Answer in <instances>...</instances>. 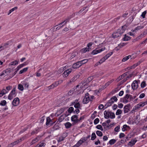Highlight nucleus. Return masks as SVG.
Instances as JSON below:
<instances>
[{
    "label": "nucleus",
    "mask_w": 147,
    "mask_h": 147,
    "mask_svg": "<svg viewBox=\"0 0 147 147\" xmlns=\"http://www.w3.org/2000/svg\"><path fill=\"white\" fill-rule=\"evenodd\" d=\"M127 26L125 25L122 26L121 28L118 29L116 32L113 33L112 35L113 37L116 38L121 36L124 32Z\"/></svg>",
    "instance_id": "obj_1"
},
{
    "label": "nucleus",
    "mask_w": 147,
    "mask_h": 147,
    "mask_svg": "<svg viewBox=\"0 0 147 147\" xmlns=\"http://www.w3.org/2000/svg\"><path fill=\"white\" fill-rule=\"evenodd\" d=\"M94 98L93 96H90L88 93H86L84 97L83 100V103L86 104L90 101H92Z\"/></svg>",
    "instance_id": "obj_2"
},
{
    "label": "nucleus",
    "mask_w": 147,
    "mask_h": 147,
    "mask_svg": "<svg viewBox=\"0 0 147 147\" xmlns=\"http://www.w3.org/2000/svg\"><path fill=\"white\" fill-rule=\"evenodd\" d=\"M74 105V107L76 108H80L81 106L78 101V99H76L73 101L71 103V105Z\"/></svg>",
    "instance_id": "obj_3"
},
{
    "label": "nucleus",
    "mask_w": 147,
    "mask_h": 147,
    "mask_svg": "<svg viewBox=\"0 0 147 147\" xmlns=\"http://www.w3.org/2000/svg\"><path fill=\"white\" fill-rule=\"evenodd\" d=\"M16 88L15 87L11 90L8 96V98L10 100H11L14 97L16 96Z\"/></svg>",
    "instance_id": "obj_4"
},
{
    "label": "nucleus",
    "mask_w": 147,
    "mask_h": 147,
    "mask_svg": "<svg viewBox=\"0 0 147 147\" xmlns=\"http://www.w3.org/2000/svg\"><path fill=\"white\" fill-rule=\"evenodd\" d=\"M93 44V43L90 42L87 45V47L84 48L81 50V52L83 53H85L87 51H89V50L91 49L90 47Z\"/></svg>",
    "instance_id": "obj_5"
},
{
    "label": "nucleus",
    "mask_w": 147,
    "mask_h": 147,
    "mask_svg": "<svg viewBox=\"0 0 147 147\" xmlns=\"http://www.w3.org/2000/svg\"><path fill=\"white\" fill-rule=\"evenodd\" d=\"M129 94H127L123 98L121 99V101L123 102L126 103L130 102Z\"/></svg>",
    "instance_id": "obj_6"
},
{
    "label": "nucleus",
    "mask_w": 147,
    "mask_h": 147,
    "mask_svg": "<svg viewBox=\"0 0 147 147\" xmlns=\"http://www.w3.org/2000/svg\"><path fill=\"white\" fill-rule=\"evenodd\" d=\"M23 138V137H22L21 138H20L19 139L15 141H14L13 142L11 143L10 144H8V146L10 147H13L14 145H16V144H18L19 142H21L22 140H23V139H22Z\"/></svg>",
    "instance_id": "obj_7"
},
{
    "label": "nucleus",
    "mask_w": 147,
    "mask_h": 147,
    "mask_svg": "<svg viewBox=\"0 0 147 147\" xmlns=\"http://www.w3.org/2000/svg\"><path fill=\"white\" fill-rule=\"evenodd\" d=\"M12 43V40H10L8 41L7 43L4 44L3 45L1 46V48H2V49L4 50L8 47V45H11Z\"/></svg>",
    "instance_id": "obj_8"
},
{
    "label": "nucleus",
    "mask_w": 147,
    "mask_h": 147,
    "mask_svg": "<svg viewBox=\"0 0 147 147\" xmlns=\"http://www.w3.org/2000/svg\"><path fill=\"white\" fill-rule=\"evenodd\" d=\"M80 77L79 74H77L73 77L68 83V84H69L74 82L76 81Z\"/></svg>",
    "instance_id": "obj_9"
},
{
    "label": "nucleus",
    "mask_w": 147,
    "mask_h": 147,
    "mask_svg": "<svg viewBox=\"0 0 147 147\" xmlns=\"http://www.w3.org/2000/svg\"><path fill=\"white\" fill-rule=\"evenodd\" d=\"M72 71V69H69L66 70L64 72L63 74V76L64 77H67L70 73Z\"/></svg>",
    "instance_id": "obj_10"
},
{
    "label": "nucleus",
    "mask_w": 147,
    "mask_h": 147,
    "mask_svg": "<svg viewBox=\"0 0 147 147\" xmlns=\"http://www.w3.org/2000/svg\"><path fill=\"white\" fill-rule=\"evenodd\" d=\"M105 49V47H103L101 48V49H98V50H94L92 52V54L93 55L96 54L98 53H100L101 52L104 51Z\"/></svg>",
    "instance_id": "obj_11"
},
{
    "label": "nucleus",
    "mask_w": 147,
    "mask_h": 147,
    "mask_svg": "<svg viewBox=\"0 0 147 147\" xmlns=\"http://www.w3.org/2000/svg\"><path fill=\"white\" fill-rule=\"evenodd\" d=\"M138 85L137 81L134 80L131 84L132 88L133 90L137 89L138 88Z\"/></svg>",
    "instance_id": "obj_12"
},
{
    "label": "nucleus",
    "mask_w": 147,
    "mask_h": 147,
    "mask_svg": "<svg viewBox=\"0 0 147 147\" xmlns=\"http://www.w3.org/2000/svg\"><path fill=\"white\" fill-rule=\"evenodd\" d=\"M20 101L18 98H16L13 100L12 104L14 106H17L19 104Z\"/></svg>",
    "instance_id": "obj_13"
},
{
    "label": "nucleus",
    "mask_w": 147,
    "mask_h": 147,
    "mask_svg": "<svg viewBox=\"0 0 147 147\" xmlns=\"http://www.w3.org/2000/svg\"><path fill=\"white\" fill-rule=\"evenodd\" d=\"M78 117L77 115H73L71 117V120L75 123H77L79 121V120H78Z\"/></svg>",
    "instance_id": "obj_14"
},
{
    "label": "nucleus",
    "mask_w": 147,
    "mask_h": 147,
    "mask_svg": "<svg viewBox=\"0 0 147 147\" xmlns=\"http://www.w3.org/2000/svg\"><path fill=\"white\" fill-rule=\"evenodd\" d=\"M46 120L47 122L46 123V125L47 126L49 125L50 124L51 125L55 123H53L52 122V120L49 117H47V118Z\"/></svg>",
    "instance_id": "obj_15"
},
{
    "label": "nucleus",
    "mask_w": 147,
    "mask_h": 147,
    "mask_svg": "<svg viewBox=\"0 0 147 147\" xmlns=\"http://www.w3.org/2000/svg\"><path fill=\"white\" fill-rule=\"evenodd\" d=\"M28 64V63L27 62H25L23 64H20L15 69L16 71H17L19 70L23 67L24 66Z\"/></svg>",
    "instance_id": "obj_16"
},
{
    "label": "nucleus",
    "mask_w": 147,
    "mask_h": 147,
    "mask_svg": "<svg viewBox=\"0 0 147 147\" xmlns=\"http://www.w3.org/2000/svg\"><path fill=\"white\" fill-rule=\"evenodd\" d=\"M81 66V64H80L79 61H78L73 64L72 68L74 69H76L79 68Z\"/></svg>",
    "instance_id": "obj_17"
},
{
    "label": "nucleus",
    "mask_w": 147,
    "mask_h": 147,
    "mask_svg": "<svg viewBox=\"0 0 147 147\" xmlns=\"http://www.w3.org/2000/svg\"><path fill=\"white\" fill-rule=\"evenodd\" d=\"M10 71L9 69H6L3 71L0 74V76L5 75V76L8 73H10Z\"/></svg>",
    "instance_id": "obj_18"
},
{
    "label": "nucleus",
    "mask_w": 147,
    "mask_h": 147,
    "mask_svg": "<svg viewBox=\"0 0 147 147\" xmlns=\"http://www.w3.org/2000/svg\"><path fill=\"white\" fill-rule=\"evenodd\" d=\"M110 112L108 111H105L104 112V117L106 119H108L109 117Z\"/></svg>",
    "instance_id": "obj_19"
},
{
    "label": "nucleus",
    "mask_w": 147,
    "mask_h": 147,
    "mask_svg": "<svg viewBox=\"0 0 147 147\" xmlns=\"http://www.w3.org/2000/svg\"><path fill=\"white\" fill-rule=\"evenodd\" d=\"M133 55H129L128 56L125 57H124L122 59V62H125L126 61L128 60L129 58H131V59H132L133 58L131 57H132Z\"/></svg>",
    "instance_id": "obj_20"
},
{
    "label": "nucleus",
    "mask_w": 147,
    "mask_h": 147,
    "mask_svg": "<svg viewBox=\"0 0 147 147\" xmlns=\"http://www.w3.org/2000/svg\"><path fill=\"white\" fill-rule=\"evenodd\" d=\"M39 139V138L38 137L35 138L34 139H33L32 142L30 143L31 145L34 144L35 143L37 142Z\"/></svg>",
    "instance_id": "obj_21"
},
{
    "label": "nucleus",
    "mask_w": 147,
    "mask_h": 147,
    "mask_svg": "<svg viewBox=\"0 0 147 147\" xmlns=\"http://www.w3.org/2000/svg\"><path fill=\"white\" fill-rule=\"evenodd\" d=\"M7 93V90L5 89H3L0 92V97H2L3 95Z\"/></svg>",
    "instance_id": "obj_22"
},
{
    "label": "nucleus",
    "mask_w": 147,
    "mask_h": 147,
    "mask_svg": "<svg viewBox=\"0 0 147 147\" xmlns=\"http://www.w3.org/2000/svg\"><path fill=\"white\" fill-rule=\"evenodd\" d=\"M130 128L129 126H127L126 125H124L123 126L122 130L123 131H124L128 129H129Z\"/></svg>",
    "instance_id": "obj_23"
},
{
    "label": "nucleus",
    "mask_w": 147,
    "mask_h": 147,
    "mask_svg": "<svg viewBox=\"0 0 147 147\" xmlns=\"http://www.w3.org/2000/svg\"><path fill=\"white\" fill-rule=\"evenodd\" d=\"M94 78V77L92 76L89 77L85 82V84L88 83L90 82Z\"/></svg>",
    "instance_id": "obj_24"
},
{
    "label": "nucleus",
    "mask_w": 147,
    "mask_h": 147,
    "mask_svg": "<svg viewBox=\"0 0 147 147\" xmlns=\"http://www.w3.org/2000/svg\"><path fill=\"white\" fill-rule=\"evenodd\" d=\"M128 74L127 72H126L124 74H122L121 76H119L118 78V79L119 80H121L124 77H125V76H126Z\"/></svg>",
    "instance_id": "obj_25"
},
{
    "label": "nucleus",
    "mask_w": 147,
    "mask_h": 147,
    "mask_svg": "<svg viewBox=\"0 0 147 147\" xmlns=\"http://www.w3.org/2000/svg\"><path fill=\"white\" fill-rule=\"evenodd\" d=\"M146 104H147V101L141 102L137 105L138 106H137V107L138 108L140 107H143Z\"/></svg>",
    "instance_id": "obj_26"
},
{
    "label": "nucleus",
    "mask_w": 147,
    "mask_h": 147,
    "mask_svg": "<svg viewBox=\"0 0 147 147\" xmlns=\"http://www.w3.org/2000/svg\"><path fill=\"white\" fill-rule=\"evenodd\" d=\"M137 140L135 139L132 140H131L128 143V145L131 146L134 145L136 142Z\"/></svg>",
    "instance_id": "obj_27"
},
{
    "label": "nucleus",
    "mask_w": 147,
    "mask_h": 147,
    "mask_svg": "<svg viewBox=\"0 0 147 147\" xmlns=\"http://www.w3.org/2000/svg\"><path fill=\"white\" fill-rule=\"evenodd\" d=\"M113 103L114 101L112 100L111 99H110L107 103L106 105H107V107H109L111 106Z\"/></svg>",
    "instance_id": "obj_28"
},
{
    "label": "nucleus",
    "mask_w": 147,
    "mask_h": 147,
    "mask_svg": "<svg viewBox=\"0 0 147 147\" xmlns=\"http://www.w3.org/2000/svg\"><path fill=\"white\" fill-rule=\"evenodd\" d=\"M88 61V59H86L83 60L79 61V62L82 65L83 64H84L85 63H86Z\"/></svg>",
    "instance_id": "obj_29"
},
{
    "label": "nucleus",
    "mask_w": 147,
    "mask_h": 147,
    "mask_svg": "<svg viewBox=\"0 0 147 147\" xmlns=\"http://www.w3.org/2000/svg\"><path fill=\"white\" fill-rule=\"evenodd\" d=\"M65 127L67 129H68L70 128L72 126V124L69 122H68L65 124Z\"/></svg>",
    "instance_id": "obj_30"
},
{
    "label": "nucleus",
    "mask_w": 147,
    "mask_h": 147,
    "mask_svg": "<svg viewBox=\"0 0 147 147\" xmlns=\"http://www.w3.org/2000/svg\"><path fill=\"white\" fill-rule=\"evenodd\" d=\"M144 28L143 26H139L136 27L134 30H132L131 31L134 32L136 31V30H138L141 29H142Z\"/></svg>",
    "instance_id": "obj_31"
},
{
    "label": "nucleus",
    "mask_w": 147,
    "mask_h": 147,
    "mask_svg": "<svg viewBox=\"0 0 147 147\" xmlns=\"http://www.w3.org/2000/svg\"><path fill=\"white\" fill-rule=\"evenodd\" d=\"M70 19V18H68L67 19H66L64 21L61 22V23L59 24V25H62L63 24L64 22H65L63 24L65 25V24H66V23L68 22Z\"/></svg>",
    "instance_id": "obj_32"
},
{
    "label": "nucleus",
    "mask_w": 147,
    "mask_h": 147,
    "mask_svg": "<svg viewBox=\"0 0 147 147\" xmlns=\"http://www.w3.org/2000/svg\"><path fill=\"white\" fill-rule=\"evenodd\" d=\"M22 84L26 88L28 89V88L29 85V83L24 81Z\"/></svg>",
    "instance_id": "obj_33"
},
{
    "label": "nucleus",
    "mask_w": 147,
    "mask_h": 147,
    "mask_svg": "<svg viewBox=\"0 0 147 147\" xmlns=\"http://www.w3.org/2000/svg\"><path fill=\"white\" fill-rule=\"evenodd\" d=\"M116 141V140L115 139H112L110 140L109 142V143L110 145H112L115 144Z\"/></svg>",
    "instance_id": "obj_34"
},
{
    "label": "nucleus",
    "mask_w": 147,
    "mask_h": 147,
    "mask_svg": "<svg viewBox=\"0 0 147 147\" xmlns=\"http://www.w3.org/2000/svg\"><path fill=\"white\" fill-rule=\"evenodd\" d=\"M28 69V67H26V68H23V69L21 70L20 71V72H19V74H21L23 73L24 72L26 71Z\"/></svg>",
    "instance_id": "obj_35"
},
{
    "label": "nucleus",
    "mask_w": 147,
    "mask_h": 147,
    "mask_svg": "<svg viewBox=\"0 0 147 147\" xmlns=\"http://www.w3.org/2000/svg\"><path fill=\"white\" fill-rule=\"evenodd\" d=\"M19 61L15 60L10 63L9 65H14L18 64Z\"/></svg>",
    "instance_id": "obj_36"
},
{
    "label": "nucleus",
    "mask_w": 147,
    "mask_h": 147,
    "mask_svg": "<svg viewBox=\"0 0 147 147\" xmlns=\"http://www.w3.org/2000/svg\"><path fill=\"white\" fill-rule=\"evenodd\" d=\"M64 109H65L64 108H62L60 110H59L57 112V114H58L57 115L58 116L59 115L63 113L64 111Z\"/></svg>",
    "instance_id": "obj_37"
},
{
    "label": "nucleus",
    "mask_w": 147,
    "mask_h": 147,
    "mask_svg": "<svg viewBox=\"0 0 147 147\" xmlns=\"http://www.w3.org/2000/svg\"><path fill=\"white\" fill-rule=\"evenodd\" d=\"M113 53V52H110L107 54L104 57L106 59H107L108 58H109L112 55Z\"/></svg>",
    "instance_id": "obj_38"
},
{
    "label": "nucleus",
    "mask_w": 147,
    "mask_h": 147,
    "mask_svg": "<svg viewBox=\"0 0 147 147\" xmlns=\"http://www.w3.org/2000/svg\"><path fill=\"white\" fill-rule=\"evenodd\" d=\"M130 37L128 36L126 34H125L124 37L123 38V40L124 41H128L130 39Z\"/></svg>",
    "instance_id": "obj_39"
},
{
    "label": "nucleus",
    "mask_w": 147,
    "mask_h": 147,
    "mask_svg": "<svg viewBox=\"0 0 147 147\" xmlns=\"http://www.w3.org/2000/svg\"><path fill=\"white\" fill-rule=\"evenodd\" d=\"M39 147H44L46 144L44 142H40L39 144H37Z\"/></svg>",
    "instance_id": "obj_40"
},
{
    "label": "nucleus",
    "mask_w": 147,
    "mask_h": 147,
    "mask_svg": "<svg viewBox=\"0 0 147 147\" xmlns=\"http://www.w3.org/2000/svg\"><path fill=\"white\" fill-rule=\"evenodd\" d=\"M115 117V115L114 113L110 112L109 115V117L111 119H114Z\"/></svg>",
    "instance_id": "obj_41"
},
{
    "label": "nucleus",
    "mask_w": 147,
    "mask_h": 147,
    "mask_svg": "<svg viewBox=\"0 0 147 147\" xmlns=\"http://www.w3.org/2000/svg\"><path fill=\"white\" fill-rule=\"evenodd\" d=\"M18 88L19 90L21 91H23L24 89L23 85L21 84H19L18 85Z\"/></svg>",
    "instance_id": "obj_42"
},
{
    "label": "nucleus",
    "mask_w": 147,
    "mask_h": 147,
    "mask_svg": "<svg viewBox=\"0 0 147 147\" xmlns=\"http://www.w3.org/2000/svg\"><path fill=\"white\" fill-rule=\"evenodd\" d=\"M18 8V7H15L14 8H12L9 11V13L8 14V15H9L10 13H11L12 12L14 11V10H16Z\"/></svg>",
    "instance_id": "obj_43"
},
{
    "label": "nucleus",
    "mask_w": 147,
    "mask_h": 147,
    "mask_svg": "<svg viewBox=\"0 0 147 147\" xmlns=\"http://www.w3.org/2000/svg\"><path fill=\"white\" fill-rule=\"evenodd\" d=\"M6 102L5 100H3L0 102V105L4 106L6 104Z\"/></svg>",
    "instance_id": "obj_44"
},
{
    "label": "nucleus",
    "mask_w": 147,
    "mask_h": 147,
    "mask_svg": "<svg viewBox=\"0 0 147 147\" xmlns=\"http://www.w3.org/2000/svg\"><path fill=\"white\" fill-rule=\"evenodd\" d=\"M96 134L99 136H102V132L98 130L96 131Z\"/></svg>",
    "instance_id": "obj_45"
},
{
    "label": "nucleus",
    "mask_w": 147,
    "mask_h": 147,
    "mask_svg": "<svg viewBox=\"0 0 147 147\" xmlns=\"http://www.w3.org/2000/svg\"><path fill=\"white\" fill-rule=\"evenodd\" d=\"M96 138V136L94 133H92L91 136V140H94Z\"/></svg>",
    "instance_id": "obj_46"
},
{
    "label": "nucleus",
    "mask_w": 147,
    "mask_h": 147,
    "mask_svg": "<svg viewBox=\"0 0 147 147\" xmlns=\"http://www.w3.org/2000/svg\"><path fill=\"white\" fill-rule=\"evenodd\" d=\"M146 84L145 81H143L142 82L141 84V87L142 88H144L146 86Z\"/></svg>",
    "instance_id": "obj_47"
},
{
    "label": "nucleus",
    "mask_w": 147,
    "mask_h": 147,
    "mask_svg": "<svg viewBox=\"0 0 147 147\" xmlns=\"http://www.w3.org/2000/svg\"><path fill=\"white\" fill-rule=\"evenodd\" d=\"M96 127L97 129H100L101 131L103 130V129L102 126L101 125H98L97 126H96Z\"/></svg>",
    "instance_id": "obj_48"
},
{
    "label": "nucleus",
    "mask_w": 147,
    "mask_h": 147,
    "mask_svg": "<svg viewBox=\"0 0 147 147\" xmlns=\"http://www.w3.org/2000/svg\"><path fill=\"white\" fill-rule=\"evenodd\" d=\"M122 111L120 109H118L116 113V115H117L121 114L122 113Z\"/></svg>",
    "instance_id": "obj_49"
},
{
    "label": "nucleus",
    "mask_w": 147,
    "mask_h": 147,
    "mask_svg": "<svg viewBox=\"0 0 147 147\" xmlns=\"http://www.w3.org/2000/svg\"><path fill=\"white\" fill-rule=\"evenodd\" d=\"M65 69V67H61L58 70V72L59 73H61Z\"/></svg>",
    "instance_id": "obj_50"
},
{
    "label": "nucleus",
    "mask_w": 147,
    "mask_h": 147,
    "mask_svg": "<svg viewBox=\"0 0 147 147\" xmlns=\"http://www.w3.org/2000/svg\"><path fill=\"white\" fill-rule=\"evenodd\" d=\"M146 11H145L144 12L142 13V14L141 15V16H142L143 18H145V15L146 13Z\"/></svg>",
    "instance_id": "obj_51"
},
{
    "label": "nucleus",
    "mask_w": 147,
    "mask_h": 147,
    "mask_svg": "<svg viewBox=\"0 0 147 147\" xmlns=\"http://www.w3.org/2000/svg\"><path fill=\"white\" fill-rule=\"evenodd\" d=\"M12 87L10 86H8L6 87V90L7 93L12 88Z\"/></svg>",
    "instance_id": "obj_52"
},
{
    "label": "nucleus",
    "mask_w": 147,
    "mask_h": 147,
    "mask_svg": "<svg viewBox=\"0 0 147 147\" xmlns=\"http://www.w3.org/2000/svg\"><path fill=\"white\" fill-rule=\"evenodd\" d=\"M41 70H42V69L40 68L37 71L36 76L37 77H40L41 76V74L39 72Z\"/></svg>",
    "instance_id": "obj_53"
},
{
    "label": "nucleus",
    "mask_w": 147,
    "mask_h": 147,
    "mask_svg": "<svg viewBox=\"0 0 147 147\" xmlns=\"http://www.w3.org/2000/svg\"><path fill=\"white\" fill-rule=\"evenodd\" d=\"M74 108L73 107H71L69 108L68 110V112L71 113L74 111Z\"/></svg>",
    "instance_id": "obj_54"
},
{
    "label": "nucleus",
    "mask_w": 147,
    "mask_h": 147,
    "mask_svg": "<svg viewBox=\"0 0 147 147\" xmlns=\"http://www.w3.org/2000/svg\"><path fill=\"white\" fill-rule=\"evenodd\" d=\"M99 121V119L98 118H97L94 121V124H97Z\"/></svg>",
    "instance_id": "obj_55"
},
{
    "label": "nucleus",
    "mask_w": 147,
    "mask_h": 147,
    "mask_svg": "<svg viewBox=\"0 0 147 147\" xmlns=\"http://www.w3.org/2000/svg\"><path fill=\"white\" fill-rule=\"evenodd\" d=\"M120 128V126L119 125L117 126L116 127L115 129L114 130L116 132H118L119 131V129Z\"/></svg>",
    "instance_id": "obj_56"
},
{
    "label": "nucleus",
    "mask_w": 147,
    "mask_h": 147,
    "mask_svg": "<svg viewBox=\"0 0 147 147\" xmlns=\"http://www.w3.org/2000/svg\"><path fill=\"white\" fill-rule=\"evenodd\" d=\"M111 99L112 100H113V101H114H114L116 102L117 100V97L115 96L112 97L111 98Z\"/></svg>",
    "instance_id": "obj_57"
},
{
    "label": "nucleus",
    "mask_w": 147,
    "mask_h": 147,
    "mask_svg": "<svg viewBox=\"0 0 147 147\" xmlns=\"http://www.w3.org/2000/svg\"><path fill=\"white\" fill-rule=\"evenodd\" d=\"M129 97H130L129 100H130V102L131 100H132L134 99H135V98L136 97V96H132L131 95L129 94Z\"/></svg>",
    "instance_id": "obj_58"
},
{
    "label": "nucleus",
    "mask_w": 147,
    "mask_h": 147,
    "mask_svg": "<svg viewBox=\"0 0 147 147\" xmlns=\"http://www.w3.org/2000/svg\"><path fill=\"white\" fill-rule=\"evenodd\" d=\"M65 138L63 137V136H61L59 138L58 141L59 142H61Z\"/></svg>",
    "instance_id": "obj_59"
},
{
    "label": "nucleus",
    "mask_w": 147,
    "mask_h": 147,
    "mask_svg": "<svg viewBox=\"0 0 147 147\" xmlns=\"http://www.w3.org/2000/svg\"><path fill=\"white\" fill-rule=\"evenodd\" d=\"M131 77V75H130V77L127 76L125 78L123 79L122 81V83H123L126 81L129 78Z\"/></svg>",
    "instance_id": "obj_60"
},
{
    "label": "nucleus",
    "mask_w": 147,
    "mask_h": 147,
    "mask_svg": "<svg viewBox=\"0 0 147 147\" xmlns=\"http://www.w3.org/2000/svg\"><path fill=\"white\" fill-rule=\"evenodd\" d=\"M68 135V133L67 132H65L63 134L62 136L65 138Z\"/></svg>",
    "instance_id": "obj_61"
},
{
    "label": "nucleus",
    "mask_w": 147,
    "mask_h": 147,
    "mask_svg": "<svg viewBox=\"0 0 147 147\" xmlns=\"http://www.w3.org/2000/svg\"><path fill=\"white\" fill-rule=\"evenodd\" d=\"M127 44V43H121L119 45V46L120 47H122L126 45Z\"/></svg>",
    "instance_id": "obj_62"
},
{
    "label": "nucleus",
    "mask_w": 147,
    "mask_h": 147,
    "mask_svg": "<svg viewBox=\"0 0 147 147\" xmlns=\"http://www.w3.org/2000/svg\"><path fill=\"white\" fill-rule=\"evenodd\" d=\"M55 88V87H54V86L53 85V84H52L51 85H50V86H49L47 87V90H49L50 89L53 88Z\"/></svg>",
    "instance_id": "obj_63"
},
{
    "label": "nucleus",
    "mask_w": 147,
    "mask_h": 147,
    "mask_svg": "<svg viewBox=\"0 0 147 147\" xmlns=\"http://www.w3.org/2000/svg\"><path fill=\"white\" fill-rule=\"evenodd\" d=\"M83 143L82 142L81 140H80L76 144L77 145H78V147H79Z\"/></svg>",
    "instance_id": "obj_64"
}]
</instances>
